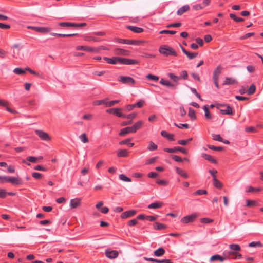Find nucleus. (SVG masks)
Wrapping results in <instances>:
<instances>
[{
	"instance_id": "33",
	"label": "nucleus",
	"mask_w": 263,
	"mask_h": 263,
	"mask_svg": "<svg viewBox=\"0 0 263 263\" xmlns=\"http://www.w3.org/2000/svg\"><path fill=\"white\" fill-rule=\"evenodd\" d=\"M58 25L63 27H74V23L71 22H60Z\"/></svg>"
},
{
	"instance_id": "38",
	"label": "nucleus",
	"mask_w": 263,
	"mask_h": 263,
	"mask_svg": "<svg viewBox=\"0 0 263 263\" xmlns=\"http://www.w3.org/2000/svg\"><path fill=\"white\" fill-rule=\"evenodd\" d=\"M236 83V80L232 78L227 77L223 82V85H231Z\"/></svg>"
},
{
	"instance_id": "23",
	"label": "nucleus",
	"mask_w": 263,
	"mask_h": 263,
	"mask_svg": "<svg viewBox=\"0 0 263 263\" xmlns=\"http://www.w3.org/2000/svg\"><path fill=\"white\" fill-rule=\"evenodd\" d=\"M222 67L221 65H218L214 70L213 72V79H219V76L221 72Z\"/></svg>"
},
{
	"instance_id": "8",
	"label": "nucleus",
	"mask_w": 263,
	"mask_h": 263,
	"mask_svg": "<svg viewBox=\"0 0 263 263\" xmlns=\"http://www.w3.org/2000/svg\"><path fill=\"white\" fill-rule=\"evenodd\" d=\"M197 215L194 213L182 217L180 221L183 223H188L189 222H193L197 218Z\"/></svg>"
},
{
	"instance_id": "50",
	"label": "nucleus",
	"mask_w": 263,
	"mask_h": 263,
	"mask_svg": "<svg viewBox=\"0 0 263 263\" xmlns=\"http://www.w3.org/2000/svg\"><path fill=\"white\" fill-rule=\"evenodd\" d=\"M260 188H256L253 187L251 186L248 187V189L246 190L247 192H259L261 191Z\"/></svg>"
},
{
	"instance_id": "9",
	"label": "nucleus",
	"mask_w": 263,
	"mask_h": 263,
	"mask_svg": "<svg viewBox=\"0 0 263 263\" xmlns=\"http://www.w3.org/2000/svg\"><path fill=\"white\" fill-rule=\"evenodd\" d=\"M139 61L134 59H130L124 58H120V64L124 65H135L138 64Z\"/></svg>"
},
{
	"instance_id": "7",
	"label": "nucleus",
	"mask_w": 263,
	"mask_h": 263,
	"mask_svg": "<svg viewBox=\"0 0 263 263\" xmlns=\"http://www.w3.org/2000/svg\"><path fill=\"white\" fill-rule=\"evenodd\" d=\"M27 28L28 29H30L33 30L37 32H40V33H48L51 31V28H48V27L28 26L27 27Z\"/></svg>"
},
{
	"instance_id": "11",
	"label": "nucleus",
	"mask_w": 263,
	"mask_h": 263,
	"mask_svg": "<svg viewBox=\"0 0 263 263\" xmlns=\"http://www.w3.org/2000/svg\"><path fill=\"white\" fill-rule=\"evenodd\" d=\"M114 51L118 55L129 56L130 54V51L119 48L115 49Z\"/></svg>"
},
{
	"instance_id": "17",
	"label": "nucleus",
	"mask_w": 263,
	"mask_h": 263,
	"mask_svg": "<svg viewBox=\"0 0 263 263\" xmlns=\"http://www.w3.org/2000/svg\"><path fill=\"white\" fill-rule=\"evenodd\" d=\"M81 204V199L80 198H74L72 199L70 201V206L71 208H77Z\"/></svg>"
},
{
	"instance_id": "35",
	"label": "nucleus",
	"mask_w": 263,
	"mask_h": 263,
	"mask_svg": "<svg viewBox=\"0 0 263 263\" xmlns=\"http://www.w3.org/2000/svg\"><path fill=\"white\" fill-rule=\"evenodd\" d=\"M84 40L86 41H93V42H100L101 40L99 38L91 36H85L84 37Z\"/></svg>"
},
{
	"instance_id": "53",
	"label": "nucleus",
	"mask_w": 263,
	"mask_h": 263,
	"mask_svg": "<svg viewBox=\"0 0 263 263\" xmlns=\"http://www.w3.org/2000/svg\"><path fill=\"white\" fill-rule=\"evenodd\" d=\"M213 139L215 141H223V139L221 137L220 135L219 134H213L212 135Z\"/></svg>"
},
{
	"instance_id": "1",
	"label": "nucleus",
	"mask_w": 263,
	"mask_h": 263,
	"mask_svg": "<svg viewBox=\"0 0 263 263\" xmlns=\"http://www.w3.org/2000/svg\"><path fill=\"white\" fill-rule=\"evenodd\" d=\"M77 50H83L95 53H99L101 50H108L109 49L104 46H100L97 47H92L87 46H78L76 47Z\"/></svg>"
},
{
	"instance_id": "47",
	"label": "nucleus",
	"mask_w": 263,
	"mask_h": 263,
	"mask_svg": "<svg viewBox=\"0 0 263 263\" xmlns=\"http://www.w3.org/2000/svg\"><path fill=\"white\" fill-rule=\"evenodd\" d=\"M257 205V201L255 200H246V206H254Z\"/></svg>"
},
{
	"instance_id": "59",
	"label": "nucleus",
	"mask_w": 263,
	"mask_h": 263,
	"mask_svg": "<svg viewBox=\"0 0 263 263\" xmlns=\"http://www.w3.org/2000/svg\"><path fill=\"white\" fill-rule=\"evenodd\" d=\"M174 125L176 127H177L178 128H185L186 129H187L189 127V124H186V123H182V124H180L179 125L177 124V123H174Z\"/></svg>"
},
{
	"instance_id": "56",
	"label": "nucleus",
	"mask_w": 263,
	"mask_h": 263,
	"mask_svg": "<svg viewBox=\"0 0 263 263\" xmlns=\"http://www.w3.org/2000/svg\"><path fill=\"white\" fill-rule=\"evenodd\" d=\"M179 77H180V79L182 78L184 80H186L188 77V74H187V71L186 70H183V71H181V72L180 73Z\"/></svg>"
},
{
	"instance_id": "39",
	"label": "nucleus",
	"mask_w": 263,
	"mask_h": 263,
	"mask_svg": "<svg viewBox=\"0 0 263 263\" xmlns=\"http://www.w3.org/2000/svg\"><path fill=\"white\" fill-rule=\"evenodd\" d=\"M188 115L192 120H195L196 118L195 111L191 108H189Z\"/></svg>"
},
{
	"instance_id": "43",
	"label": "nucleus",
	"mask_w": 263,
	"mask_h": 263,
	"mask_svg": "<svg viewBox=\"0 0 263 263\" xmlns=\"http://www.w3.org/2000/svg\"><path fill=\"white\" fill-rule=\"evenodd\" d=\"M79 139L81 140V141L85 143H87L88 142L89 140H88V139L86 136V134L85 133H83L82 134H81L80 136H79Z\"/></svg>"
},
{
	"instance_id": "25",
	"label": "nucleus",
	"mask_w": 263,
	"mask_h": 263,
	"mask_svg": "<svg viewBox=\"0 0 263 263\" xmlns=\"http://www.w3.org/2000/svg\"><path fill=\"white\" fill-rule=\"evenodd\" d=\"M175 170H176V173L178 174H179V175H180L184 178H185V179L188 178V177H189L188 174L182 169H181L178 167H176Z\"/></svg>"
},
{
	"instance_id": "18",
	"label": "nucleus",
	"mask_w": 263,
	"mask_h": 263,
	"mask_svg": "<svg viewBox=\"0 0 263 263\" xmlns=\"http://www.w3.org/2000/svg\"><path fill=\"white\" fill-rule=\"evenodd\" d=\"M160 83L163 85L166 86L168 87H172L174 89L176 88V84H174L168 80H166L164 79H161Z\"/></svg>"
},
{
	"instance_id": "10",
	"label": "nucleus",
	"mask_w": 263,
	"mask_h": 263,
	"mask_svg": "<svg viewBox=\"0 0 263 263\" xmlns=\"http://www.w3.org/2000/svg\"><path fill=\"white\" fill-rule=\"evenodd\" d=\"M35 133L43 140L48 141L50 140L49 135L43 130H36Z\"/></svg>"
},
{
	"instance_id": "54",
	"label": "nucleus",
	"mask_w": 263,
	"mask_h": 263,
	"mask_svg": "<svg viewBox=\"0 0 263 263\" xmlns=\"http://www.w3.org/2000/svg\"><path fill=\"white\" fill-rule=\"evenodd\" d=\"M119 178L122 181H126V182H131L132 180L129 177H127L124 174H120L119 175Z\"/></svg>"
},
{
	"instance_id": "52",
	"label": "nucleus",
	"mask_w": 263,
	"mask_h": 263,
	"mask_svg": "<svg viewBox=\"0 0 263 263\" xmlns=\"http://www.w3.org/2000/svg\"><path fill=\"white\" fill-rule=\"evenodd\" d=\"M125 117H121V118L129 119H130V121H132L136 118L137 116V114L135 112H133L128 115H125Z\"/></svg>"
},
{
	"instance_id": "57",
	"label": "nucleus",
	"mask_w": 263,
	"mask_h": 263,
	"mask_svg": "<svg viewBox=\"0 0 263 263\" xmlns=\"http://www.w3.org/2000/svg\"><path fill=\"white\" fill-rule=\"evenodd\" d=\"M249 246L250 247H260L262 246V244L259 241H258V242L252 241L249 244Z\"/></svg>"
},
{
	"instance_id": "60",
	"label": "nucleus",
	"mask_w": 263,
	"mask_h": 263,
	"mask_svg": "<svg viewBox=\"0 0 263 263\" xmlns=\"http://www.w3.org/2000/svg\"><path fill=\"white\" fill-rule=\"evenodd\" d=\"M245 131L247 133H256L257 132L256 128L253 126L246 127L245 128Z\"/></svg>"
},
{
	"instance_id": "28",
	"label": "nucleus",
	"mask_w": 263,
	"mask_h": 263,
	"mask_svg": "<svg viewBox=\"0 0 263 263\" xmlns=\"http://www.w3.org/2000/svg\"><path fill=\"white\" fill-rule=\"evenodd\" d=\"M165 252V250L162 247H160L157 250H155L154 252V254L155 256L157 257H160L164 255Z\"/></svg>"
},
{
	"instance_id": "19",
	"label": "nucleus",
	"mask_w": 263,
	"mask_h": 263,
	"mask_svg": "<svg viewBox=\"0 0 263 263\" xmlns=\"http://www.w3.org/2000/svg\"><path fill=\"white\" fill-rule=\"evenodd\" d=\"M201 157L203 158H204L205 160L214 163V164H217V160L214 159L212 156L208 155L205 153H202L201 154Z\"/></svg>"
},
{
	"instance_id": "31",
	"label": "nucleus",
	"mask_w": 263,
	"mask_h": 263,
	"mask_svg": "<svg viewBox=\"0 0 263 263\" xmlns=\"http://www.w3.org/2000/svg\"><path fill=\"white\" fill-rule=\"evenodd\" d=\"M163 204L161 202H154L148 205V209H159L162 206Z\"/></svg>"
},
{
	"instance_id": "40",
	"label": "nucleus",
	"mask_w": 263,
	"mask_h": 263,
	"mask_svg": "<svg viewBox=\"0 0 263 263\" xmlns=\"http://www.w3.org/2000/svg\"><path fill=\"white\" fill-rule=\"evenodd\" d=\"M230 17L231 18L233 19L234 21L236 22H243L244 21V19L243 18L237 17L235 14L233 13H231L230 14Z\"/></svg>"
},
{
	"instance_id": "16",
	"label": "nucleus",
	"mask_w": 263,
	"mask_h": 263,
	"mask_svg": "<svg viewBox=\"0 0 263 263\" xmlns=\"http://www.w3.org/2000/svg\"><path fill=\"white\" fill-rule=\"evenodd\" d=\"M105 254L106 257L110 259H114L118 257L119 253L117 250H111L105 251Z\"/></svg>"
},
{
	"instance_id": "5",
	"label": "nucleus",
	"mask_w": 263,
	"mask_h": 263,
	"mask_svg": "<svg viewBox=\"0 0 263 263\" xmlns=\"http://www.w3.org/2000/svg\"><path fill=\"white\" fill-rule=\"evenodd\" d=\"M163 150L169 153H174L179 151L184 154H187V151L185 148L180 146L175 147L174 148H164Z\"/></svg>"
},
{
	"instance_id": "22",
	"label": "nucleus",
	"mask_w": 263,
	"mask_h": 263,
	"mask_svg": "<svg viewBox=\"0 0 263 263\" xmlns=\"http://www.w3.org/2000/svg\"><path fill=\"white\" fill-rule=\"evenodd\" d=\"M127 28L132 31L137 33H141L144 31V29L142 28L133 26H127Z\"/></svg>"
},
{
	"instance_id": "15",
	"label": "nucleus",
	"mask_w": 263,
	"mask_h": 263,
	"mask_svg": "<svg viewBox=\"0 0 263 263\" xmlns=\"http://www.w3.org/2000/svg\"><path fill=\"white\" fill-rule=\"evenodd\" d=\"M118 42L121 44H125L128 45H139V41L136 40H131L121 39H118Z\"/></svg>"
},
{
	"instance_id": "30",
	"label": "nucleus",
	"mask_w": 263,
	"mask_h": 263,
	"mask_svg": "<svg viewBox=\"0 0 263 263\" xmlns=\"http://www.w3.org/2000/svg\"><path fill=\"white\" fill-rule=\"evenodd\" d=\"M118 157H126L128 156V152L126 149H120L117 153Z\"/></svg>"
},
{
	"instance_id": "36",
	"label": "nucleus",
	"mask_w": 263,
	"mask_h": 263,
	"mask_svg": "<svg viewBox=\"0 0 263 263\" xmlns=\"http://www.w3.org/2000/svg\"><path fill=\"white\" fill-rule=\"evenodd\" d=\"M168 76L171 80L176 83V85L178 84V82L180 80L179 77L175 75L173 73H169Z\"/></svg>"
},
{
	"instance_id": "26",
	"label": "nucleus",
	"mask_w": 263,
	"mask_h": 263,
	"mask_svg": "<svg viewBox=\"0 0 263 263\" xmlns=\"http://www.w3.org/2000/svg\"><path fill=\"white\" fill-rule=\"evenodd\" d=\"M143 122L141 120L138 121L135 123V124L132 126L134 133H136L137 130L140 129L142 127Z\"/></svg>"
},
{
	"instance_id": "29",
	"label": "nucleus",
	"mask_w": 263,
	"mask_h": 263,
	"mask_svg": "<svg viewBox=\"0 0 263 263\" xmlns=\"http://www.w3.org/2000/svg\"><path fill=\"white\" fill-rule=\"evenodd\" d=\"M203 109L205 112V117L207 120H211L212 119V116L211 115L208 105H204L203 107Z\"/></svg>"
},
{
	"instance_id": "34",
	"label": "nucleus",
	"mask_w": 263,
	"mask_h": 263,
	"mask_svg": "<svg viewBox=\"0 0 263 263\" xmlns=\"http://www.w3.org/2000/svg\"><path fill=\"white\" fill-rule=\"evenodd\" d=\"M224 259V258L221 256L220 255L216 254L211 256L210 261H214L215 260H219L220 261H223Z\"/></svg>"
},
{
	"instance_id": "3",
	"label": "nucleus",
	"mask_w": 263,
	"mask_h": 263,
	"mask_svg": "<svg viewBox=\"0 0 263 263\" xmlns=\"http://www.w3.org/2000/svg\"><path fill=\"white\" fill-rule=\"evenodd\" d=\"M159 52L165 56H177L176 52L171 47L167 45L161 46L159 48Z\"/></svg>"
},
{
	"instance_id": "64",
	"label": "nucleus",
	"mask_w": 263,
	"mask_h": 263,
	"mask_svg": "<svg viewBox=\"0 0 263 263\" xmlns=\"http://www.w3.org/2000/svg\"><path fill=\"white\" fill-rule=\"evenodd\" d=\"M144 103V101L142 100H140L136 103L134 104V105L135 106V107H137L138 108H141L143 106Z\"/></svg>"
},
{
	"instance_id": "12",
	"label": "nucleus",
	"mask_w": 263,
	"mask_h": 263,
	"mask_svg": "<svg viewBox=\"0 0 263 263\" xmlns=\"http://www.w3.org/2000/svg\"><path fill=\"white\" fill-rule=\"evenodd\" d=\"M136 213V210H131L122 213L120 217L122 219H126L134 216Z\"/></svg>"
},
{
	"instance_id": "55",
	"label": "nucleus",
	"mask_w": 263,
	"mask_h": 263,
	"mask_svg": "<svg viewBox=\"0 0 263 263\" xmlns=\"http://www.w3.org/2000/svg\"><path fill=\"white\" fill-rule=\"evenodd\" d=\"M146 78L151 80L157 81L159 80V77L157 76H155L152 74H148L146 76Z\"/></svg>"
},
{
	"instance_id": "42",
	"label": "nucleus",
	"mask_w": 263,
	"mask_h": 263,
	"mask_svg": "<svg viewBox=\"0 0 263 263\" xmlns=\"http://www.w3.org/2000/svg\"><path fill=\"white\" fill-rule=\"evenodd\" d=\"M256 90V86L254 84H252L248 90H247V93L249 95H253L254 93Z\"/></svg>"
},
{
	"instance_id": "13",
	"label": "nucleus",
	"mask_w": 263,
	"mask_h": 263,
	"mask_svg": "<svg viewBox=\"0 0 263 263\" xmlns=\"http://www.w3.org/2000/svg\"><path fill=\"white\" fill-rule=\"evenodd\" d=\"M103 59L107 63L110 64H116L117 63H120V57H113L112 58L104 57Z\"/></svg>"
},
{
	"instance_id": "20",
	"label": "nucleus",
	"mask_w": 263,
	"mask_h": 263,
	"mask_svg": "<svg viewBox=\"0 0 263 263\" xmlns=\"http://www.w3.org/2000/svg\"><path fill=\"white\" fill-rule=\"evenodd\" d=\"M128 133H134L132 126L126 127L125 128H122L119 133V135L121 136H122Z\"/></svg>"
},
{
	"instance_id": "24",
	"label": "nucleus",
	"mask_w": 263,
	"mask_h": 263,
	"mask_svg": "<svg viewBox=\"0 0 263 263\" xmlns=\"http://www.w3.org/2000/svg\"><path fill=\"white\" fill-rule=\"evenodd\" d=\"M161 135L163 137L166 138L170 141H174V135L172 134H169L166 131L162 130L161 132Z\"/></svg>"
},
{
	"instance_id": "32",
	"label": "nucleus",
	"mask_w": 263,
	"mask_h": 263,
	"mask_svg": "<svg viewBox=\"0 0 263 263\" xmlns=\"http://www.w3.org/2000/svg\"><path fill=\"white\" fill-rule=\"evenodd\" d=\"M132 140L130 138H128V139H125V140H122L121 141H120L119 142V144L120 145H124V144H126L129 147H133L134 145V143H130L129 142Z\"/></svg>"
},
{
	"instance_id": "37",
	"label": "nucleus",
	"mask_w": 263,
	"mask_h": 263,
	"mask_svg": "<svg viewBox=\"0 0 263 263\" xmlns=\"http://www.w3.org/2000/svg\"><path fill=\"white\" fill-rule=\"evenodd\" d=\"M213 185L218 189H221L222 187V183L219 181L217 178H213Z\"/></svg>"
},
{
	"instance_id": "41",
	"label": "nucleus",
	"mask_w": 263,
	"mask_h": 263,
	"mask_svg": "<svg viewBox=\"0 0 263 263\" xmlns=\"http://www.w3.org/2000/svg\"><path fill=\"white\" fill-rule=\"evenodd\" d=\"M26 69L25 70L22 69L21 68H16L13 70V72L18 75L24 74L25 73Z\"/></svg>"
},
{
	"instance_id": "27",
	"label": "nucleus",
	"mask_w": 263,
	"mask_h": 263,
	"mask_svg": "<svg viewBox=\"0 0 263 263\" xmlns=\"http://www.w3.org/2000/svg\"><path fill=\"white\" fill-rule=\"evenodd\" d=\"M153 228L155 230H161L166 228V226L161 223L155 222L153 224Z\"/></svg>"
},
{
	"instance_id": "45",
	"label": "nucleus",
	"mask_w": 263,
	"mask_h": 263,
	"mask_svg": "<svg viewBox=\"0 0 263 263\" xmlns=\"http://www.w3.org/2000/svg\"><path fill=\"white\" fill-rule=\"evenodd\" d=\"M229 248L234 251H240L241 248L238 244H231L229 246Z\"/></svg>"
},
{
	"instance_id": "6",
	"label": "nucleus",
	"mask_w": 263,
	"mask_h": 263,
	"mask_svg": "<svg viewBox=\"0 0 263 263\" xmlns=\"http://www.w3.org/2000/svg\"><path fill=\"white\" fill-rule=\"evenodd\" d=\"M123 109L121 108H112L108 109L106 110V112L108 114H112L118 117H125V114L121 112Z\"/></svg>"
},
{
	"instance_id": "61",
	"label": "nucleus",
	"mask_w": 263,
	"mask_h": 263,
	"mask_svg": "<svg viewBox=\"0 0 263 263\" xmlns=\"http://www.w3.org/2000/svg\"><path fill=\"white\" fill-rule=\"evenodd\" d=\"M158 159V157H153L151 159H149L148 160H147L145 162V164L146 165H149V164H153V163H154L155 162V161Z\"/></svg>"
},
{
	"instance_id": "58",
	"label": "nucleus",
	"mask_w": 263,
	"mask_h": 263,
	"mask_svg": "<svg viewBox=\"0 0 263 263\" xmlns=\"http://www.w3.org/2000/svg\"><path fill=\"white\" fill-rule=\"evenodd\" d=\"M106 102H107V99L97 100L94 102L93 104L95 105H100L102 104H104L106 105Z\"/></svg>"
},
{
	"instance_id": "49",
	"label": "nucleus",
	"mask_w": 263,
	"mask_h": 263,
	"mask_svg": "<svg viewBox=\"0 0 263 263\" xmlns=\"http://www.w3.org/2000/svg\"><path fill=\"white\" fill-rule=\"evenodd\" d=\"M198 53L197 52L192 53V52H190L189 51H187L185 54V55L190 60L195 58L198 55Z\"/></svg>"
},
{
	"instance_id": "63",
	"label": "nucleus",
	"mask_w": 263,
	"mask_h": 263,
	"mask_svg": "<svg viewBox=\"0 0 263 263\" xmlns=\"http://www.w3.org/2000/svg\"><path fill=\"white\" fill-rule=\"evenodd\" d=\"M156 183L163 186H166L168 184V181L165 180H157Z\"/></svg>"
},
{
	"instance_id": "2",
	"label": "nucleus",
	"mask_w": 263,
	"mask_h": 263,
	"mask_svg": "<svg viewBox=\"0 0 263 263\" xmlns=\"http://www.w3.org/2000/svg\"><path fill=\"white\" fill-rule=\"evenodd\" d=\"M216 107L222 115H232L234 114L232 107L227 104L218 103Z\"/></svg>"
},
{
	"instance_id": "44",
	"label": "nucleus",
	"mask_w": 263,
	"mask_h": 263,
	"mask_svg": "<svg viewBox=\"0 0 263 263\" xmlns=\"http://www.w3.org/2000/svg\"><path fill=\"white\" fill-rule=\"evenodd\" d=\"M158 148V146L156 144H155L154 142L152 141H151L149 142V144L147 147V149L150 151H153L156 150Z\"/></svg>"
},
{
	"instance_id": "48",
	"label": "nucleus",
	"mask_w": 263,
	"mask_h": 263,
	"mask_svg": "<svg viewBox=\"0 0 263 263\" xmlns=\"http://www.w3.org/2000/svg\"><path fill=\"white\" fill-rule=\"evenodd\" d=\"M120 102V100H112L110 101H107L106 103V107H111L114 105L118 104Z\"/></svg>"
},
{
	"instance_id": "51",
	"label": "nucleus",
	"mask_w": 263,
	"mask_h": 263,
	"mask_svg": "<svg viewBox=\"0 0 263 263\" xmlns=\"http://www.w3.org/2000/svg\"><path fill=\"white\" fill-rule=\"evenodd\" d=\"M207 191L205 190H198L194 193V195H201L207 194Z\"/></svg>"
},
{
	"instance_id": "14",
	"label": "nucleus",
	"mask_w": 263,
	"mask_h": 263,
	"mask_svg": "<svg viewBox=\"0 0 263 263\" xmlns=\"http://www.w3.org/2000/svg\"><path fill=\"white\" fill-rule=\"evenodd\" d=\"M8 182L13 185H19L23 184V180L18 177H9Z\"/></svg>"
},
{
	"instance_id": "4",
	"label": "nucleus",
	"mask_w": 263,
	"mask_h": 263,
	"mask_svg": "<svg viewBox=\"0 0 263 263\" xmlns=\"http://www.w3.org/2000/svg\"><path fill=\"white\" fill-rule=\"evenodd\" d=\"M118 81L124 84H134L135 83V80L129 76H120L118 78Z\"/></svg>"
},
{
	"instance_id": "21",
	"label": "nucleus",
	"mask_w": 263,
	"mask_h": 263,
	"mask_svg": "<svg viewBox=\"0 0 263 263\" xmlns=\"http://www.w3.org/2000/svg\"><path fill=\"white\" fill-rule=\"evenodd\" d=\"M190 10V6L188 5H185L180 7L177 11V14L178 15H181L184 13L187 12Z\"/></svg>"
},
{
	"instance_id": "46",
	"label": "nucleus",
	"mask_w": 263,
	"mask_h": 263,
	"mask_svg": "<svg viewBox=\"0 0 263 263\" xmlns=\"http://www.w3.org/2000/svg\"><path fill=\"white\" fill-rule=\"evenodd\" d=\"M207 146L209 149L215 151H221L223 149V147L221 146H215L211 145H208Z\"/></svg>"
},
{
	"instance_id": "62",
	"label": "nucleus",
	"mask_w": 263,
	"mask_h": 263,
	"mask_svg": "<svg viewBox=\"0 0 263 263\" xmlns=\"http://www.w3.org/2000/svg\"><path fill=\"white\" fill-rule=\"evenodd\" d=\"M9 177L6 176H0V183H4L8 182Z\"/></svg>"
}]
</instances>
